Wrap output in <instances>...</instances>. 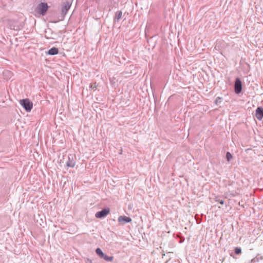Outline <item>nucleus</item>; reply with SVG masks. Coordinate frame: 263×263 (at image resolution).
I'll list each match as a JSON object with an SVG mask.
<instances>
[{"instance_id":"1","label":"nucleus","mask_w":263,"mask_h":263,"mask_svg":"<svg viewBox=\"0 0 263 263\" xmlns=\"http://www.w3.org/2000/svg\"><path fill=\"white\" fill-rule=\"evenodd\" d=\"M49 8L47 3L41 2L37 5L35 11L40 14L44 16L46 14L47 10Z\"/></svg>"},{"instance_id":"2","label":"nucleus","mask_w":263,"mask_h":263,"mask_svg":"<svg viewBox=\"0 0 263 263\" xmlns=\"http://www.w3.org/2000/svg\"><path fill=\"white\" fill-rule=\"evenodd\" d=\"M20 104L27 112H29L32 108L33 103L28 99L20 100Z\"/></svg>"},{"instance_id":"3","label":"nucleus","mask_w":263,"mask_h":263,"mask_svg":"<svg viewBox=\"0 0 263 263\" xmlns=\"http://www.w3.org/2000/svg\"><path fill=\"white\" fill-rule=\"evenodd\" d=\"M109 212L110 210L109 208H105L100 211L97 212L95 214V216L98 218H102L107 216V215L109 214Z\"/></svg>"},{"instance_id":"4","label":"nucleus","mask_w":263,"mask_h":263,"mask_svg":"<svg viewBox=\"0 0 263 263\" xmlns=\"http://www.w3.org/2000/svg\"><path fill=\"white\" fill-rule=\"evenodd\" d=\"M76 157L72 154L68 156V160L66 162V166L69 167H73L76 164Z\"/></svg>"},{"instance_id":"5","label":"nucleus","mask_w":263,"mask_h":263,"mask_svg":"<svg viewBox=\"0 0 263 263\" xmlns=\"http://www.w3.org/2000/svg\"><path fill=\"white\" fill-rule=\"evenodd\" d=\"M71 6V3L69 2H66L63 4L62 7L61 13L63 18H64L65 15L67 14L68 10L70 9Z\"/></svg>"},{"instance_id":"6","label":"nucleus","mask_w":263,"mask_h":263,"mask_svg":"<svg viewBox=\"0 0 263 263\" xmlns=\"http://www.w3.org/2000/svg\"><path fill=\"white\" fill-rule=\"evenodd\" d=\"M118 220L120 225H123L125 223L130 222L132 220L129 217L120 216L118 217Z\"/></svg>"},{"instance_id":"7","label":"nucleus","mask_w":263,"mask_h":263,"mask_svg":"<svg viewBox=\"0 0 263 263\" xmlns=\"http://www.w3.org/2000/svg\"><path fill=\"white\" fill-rule=\"evenodd\" d=\"M242 90V84L240 80L237 78L235 83V91L236 93H239Z\"/></svg>"},{"instance_id":"8","label":"nucleus","mask_w":263,"mask_h":263,"mask_svg":"<svg viewBox=\"0 0 263 263\" xmlns=\"http://www.w3.org/2000/svg\"><path fill=\"white\" fill-rule=\"evenodd\" d=\"M256 117L258 120H261L263 117V108L258 107L256 110Z\"/></svg>"},{"instance_id":"9","label":"nucleus","mask_w":263,"mask_h":263,"mask_svg":"<svg viewBox=\"0 0 263 263\" xmlns=\"http://www.w3.org/2000/svg\"><path fill=\"white\" fill-rule=\"evenodd\" d=\"M59 53V49L56 47H52L50 48L48 51V53L50 55H55Z\"/></svg>"},{"instance_id":"10","label":"nucleus","mask_w":263,"mask_h":263,"mask_svg":"<svg viewBox=\"0 0 263 263\" xmlns=\"http://www.w3.org/2000/svg\"><path fill=\"white\" fill-rule=\"evenodd\" d=\"M101 258H103L106 261H110L111 262V261H112L113 260L114 257L112 256H108L107 255H106L105 254H104L103 256H102Z\"/></svg>"},{"instance_id":"11","label":"nucleus","mask_w":263,"mask_h":263,"mask_svg":"<svg viewBox=\"0 0 263 263\" xmlns=\"http://www.w3.org/2000/svg\"><path fill=\"white\" fill-rule=\"evenodd\" d=\"M122 15V12L121 11H118L116 12L115 14V19H116L118 21L121 19Z\"/></svg>"},{"instance_id":"12","label":"nucleus","mask_w":263,"mask_h":263,"mask_svg":"<svg viewBox=\"0 0 263 263\" xmlns=\"http://www.w3.org/2000/svg\"><path fill=\"white\" fill-rule=\"evenodd\" d=\"M96 253L100 258H101L102 257V256H103V255L104 254L102 252V250L100 248H99L96 249Z\"/></svg>"},{"instance_id":"13","label":"nucleus","mask_w":263,"mask_h":263,"mask_svg":"<svg viewBox=\"0 0 263 263\" xmlns=\"http://www.w3.org/2000/svg\"><path fill=\"white\" fill-rule=\"evenodd\" d=\"M227 159L228 161H230L232 159V155L230 153L227 152L226 155Z\"/></svg>"},{"instance_id":"14","label":"nucleus","mask_w":263,"mask_h":263,"mask_svg":"<svg viewBox=\"0 0 263 263\" xmlns=\"http://www.w3.org/2000/svg\"><path fill=\"white\" fill-rule=\"evenodd\" d=\"M235 253L236 254H240L241 253V249L240 248L236 247L235 249Z\"/></svg>"},{"instance_id":"15","label":"nucleus","mask_w":263,"mask_h":263,"mask_svg":"<svg viewBox=\"0 0 263 263\" xmlns=\"http://www.w3.org/2000/svg\"><path fill=\"white\" fill-rule=\"evenodd\" d=\"M89 88L93 90H95L97 89V86L96 83L95 84H91L89 86Z\"/></svg>"},{"instance_id":"16","label":"nucleus","mask_w":263,"mask_h":263,"mask_svg":"<svg viewBox=\"0 0 263 263\" xmlns=\"http://www.w3.org/2000/svg\"><path fill=\"white\" fill-rule=\"evenodd\" d=\"M210 235H211V234H209L207 232L205 237H206V238H208V237H210Z\"/></svg>"},{"instance_id":"17","label":"nucleus","mask_w":263,"mask_h":263,"mask_svg":"<svg viewBox=\"0 0 263 263\" xmlns=\"http://www.w3.org/2000/svg\"><path fill=\"white\" fill-rule=\"evenodd\" d=\"M219 202H220V203H221V204H223V201H220Z\"/></svg>"},{"instance_id":"18","label":"nucleus","mask_w":263,"mask_h":263,"mask_svg":"<svg viewBox=\"0 0 263 263\" xmlns=\"http://www.w3.org/2000/svg\"><path fill=\"white\" fill-rule=\"evenodd\" d=\"M197 223H200V221H198L197 220Z\"/></svg>"}]
</instances>
